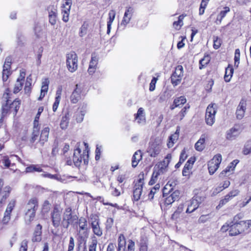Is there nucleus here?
<instances>
[{
  "label": "nucleus",
  "mask_w": 251,
  "mask_h": 251,
  "mask_svg": "<svg viewBox=\"0 0 251 251\" xmlns=\"http://www.w3.org/2000/svg\"><path fill=\"white\" fill-rule=\"evenodd\" d=\"M80 230H87L88 229L87 221L85 218L81 217L77 221Z\"/></svg>",
  "instance_id": "f704fd0d"
},
{
  "label": "nucleus",
  "mask_w": 251,
  "mask_h": 251,
  "mask_svg": "<svg viewBox=\"0 0 251 251\" xmlns=\"http://www.w3.org/2000/svg\"><path fill=\"white\" fill-rule=\"evenodd\" d=\"M49 80L48 78H45L42 83L41 91L47 93L49 88Z\"/></svg>",
  "instance_id": "8fccbe9b"
},
{
  "label": "nucleus",
  "mask_w": 251,
  "mask_h": 251,
  "mask_svg": "<svg viewBox=\"0 0 251 251\" xmlns=\"http://www.w3.org/2000/svg\"><path fill=\"white\" fill-rule=\"evenodd\" d=\"M36 210L34 209L27 210L25 213V221L28 224L30 223L35 217Z\"/></svg>",
  "instance_id": "72a5a7b5"
},
{
  "label": "nucleus",
  "mask_w": 251,
  "mask_h": 251,
  "mask_svg": "<svg viewBox=\"0 0 251 251\" xmlns=\"http://www.w3.org/2000/svg\"><path fill=\"white\" fill-rule=\"evenodd\" d=\"M222 157L221 154L215 155L208 163L209 173L213 175L217 170L222 161Z\"/></svg>",
  "instance_id": "6e6552de"
},
{
  "label": "nucleus",
  "mask_w": 251,
  "mask_h": 251,
  "mask_svg": "<svg viewBox=\"0 0 251 251\" xmlns=\"http://www.w3.org/2000/svg\"><path fill=\"white\" fill-rule=\"evenodd\" d=\"M2 162L4 164V166L7 168L9 167L11 165L10 160L7 156H4L3 157Z\"/></svg>",
  "instance_id": "69168bd1"
},
{
  "label": "nucleus",
  "mask_w": 251,
  "mask_h": 251,
  "mask_svg": "<svg viewBox=\"0 0 251 251\" xmlns=\"http://www.w3.org/2000/svg\"><path fill=\"white\" fill-rule=\"evenodd\" d=\"M15 201L13 200L10 201L8 203L4 213L11 215V213L14 207H15Z\"/></svg>",
  "instance_id": "09e8293b"
},
{
  "label": "nucleus",
  "mask_w": 251,
  "mask_h": 251,
  "mask_svg": "<svg viewBox=\"0 0 251 251\" xmlns=\"http://www.w3.org/2000/svg\"><path fill=\"white\" fill-rule=\"evenodd\" d=\"M213 41H214L213 48L215 49H219L221 45V42H222L221 40L217 37L216 38H214Z\"/></svg>",
  "instance_id": "052dcab7"
},
{
  "label": "nucleus",
  "mask_w": 251,
  "mask_h": 251,
  "mask_svg": "<svg viewBox=\"0 0 251 251\" xmlns=\"http://www.w3.org/2000/svg\"><path fill=\"white\" fill-rule=\"evenodd\" d=\"M205 138V135L202 134L199 140L195 144V148L197 151H201L204 149Z\"/></svg>",
  "instance_id": "393cba45"
},
{
  "label": "nucleus",
  "mask_w": 251,
  "mask_h": 251,
  "mask_svg": "<svg viewBox=\"0 0 251 251\" xmlns=\"http://www.w3.org/2000/svg\"><path fill=\"white\" fill-rule=\"evenodd\" d=\"M25 172L26 173L41 172L42 169L38 165H31L26 168Z\"/></svg>",
  "instance_id": "58836bf2"
},
{
  "label": "nucleus",
  "mask_w": 251,
  "mask_h": 251,
  "mask_svg": "<svg viewBox=\"0 0 251 251\" xmlns=\"http://www.w3.org/2000/svg\"><path fill=\"white\" fill-rule=\"evenodd\" d=\"M179 194L178 191H175L168 196L167 195V197H165L166 198L164 200L165 204L166 205L172 204L175 201L178 200Z\"/></svg>",
  "instance_id": "412c9836"
},
{
  "label": "nucleus",
  "mask_w": 251,
  "mask_h": 251,
  "mask_svg": "<svg viewBox=\"0 0 251 251\" xmlns=\"http://www.w3.org/2000/svg\"><path fill=\"white\" fill-rule=\"evenodd\" d=\"M142 158V154L140 150H138L134 153L132 158V166L136 167Z\"/></svg>",
  "instance_id": "a878e982"
},
{
  "label": "nucleus",
  "mask_w": 251,
  "mask_h": 251,
  "mask_svg": "<svg viewBox=\"0 0 251 251\" xmlns=\"http://www.w3.org/2000/svg\"><path fill=\"white\" fill-rule=\"evenodd\" d=\"M98 59L96 55H92L91 59L89 63V66L94 68H97L98 64Z\"/></svg>",
  "instance_id": "864d4df0"
},
{
  "label": "nucleus",
  "mask_w": 251,
  "mask_h": 251,
  "mask_svg": "<svg viewBox=\"0 0 251 251\" xmlns=\"http://www.w3.org/2000/svg\"><path fill=\"white\" fill-rule=\"evenodd\" d=\"M87 26L86 25L83 24L80 27V32L79 35L80 37H83L87 33Z\"/></svg>",
  "instance_id": "338daca9"
},
{
  "label": "nucleus",
  "mask_w": 251,
  "mask_h": 251,
  "mask_svg": "<svg viewBox=\"0 0 251 251\" xmlns=\"http://www.w3.org/2000/svg\"><path fill=\"white\" fill-rule=\"evenodd\" d=\"M24 82V81L20 80L19 79H17L16 82L15 84L13 89L14 93H18L22 90Z\"/></svg>",
  "instance_id": "c03bdc74"
},
{
  "label": "nucleus",
  "mask_w": 251,
  "mask_h": 251,
  "mask_svg": "<svg viewBox=\"0 0 251 251\" xmlns=\"http://www.w3.org/2000/svg\"><path fill=\"white\" fill-rule=\"evenodd\" d=\"M127 251H135V243L132 240H129L128 241Z\"/></svg>",
  "instance_id": "e2e57ef3"
},
{
  "label": "nucleus",
  "mask_w": 251,
  "mask_h": 251,
  "mask_svg": "<svg viewBox=\"0 0 251 251\" xmlns=\"http://www.w3.org/2000/svg\"><path fill=\"white\" fill-rule=\"evenodd\" d=\"M183 75V68L181 65L176 67L175 72L172 75L171 82L174 86L179 84Z\"/></svg>",
  "instance_id": "9d476101"
},
{
  "label": "nucleus",
  "mask_w": 251,
  "mask_h": 251,
  "mask_svg": "<svg viewBox=\"0 0 251 251\" xmlns=\"http://www.w3.org/2000/svg\"><path fill=\"white\" fill-rule=\"evenodd\" d=\"M78 221V217L76 215L72 214V209L71 207H67L63 214V219L61 222V226L64 228L67 229L70 224Z\"/></svg>",
  "instance_id": "f257e3e1"
},
{
  "label": "nucleus",
  "mask_w": 251,
  "mask_h": 251,
  "mask_svg": "<svg viewBox=\"0 0 251 251\" xmlns=\"http://www.w3.org/2000/svg\"><path fill=\"white\" fill-rule=\"evenodd\" d=\"M40 131L39 130H33L31 134L30 137L29 139V141L30 144H33L36 141L39 139Z\"/></svg>",
  "instance_id": "a19ab883"
},
{
  "label": "nucleus",
  "mask_w": 251,
  "mask_h": 251,
  "mask_svg": "<svg viewBox=\"0 0 251 251\" xmlns=\"http://www.w3.org/2000/svg\"><path fill=\"white\" fill-rule=\"evenodd\" d=\"M147 151L151 156L155 157L156 156L157 141L155 137H152L151 139Z\"/></svg>",
  "instance_id": "a211bd4d"
},
{
  "label": "nucleus",
  "mask_w": 251,
  "mask_h": 251,
  "mask_svg": "<svg viewBox=\"0 0 251 251\" xmlns=\"http://www.w3.org/2000/svg\"><path fill=\"white\" fill-rule=\"evenodd\" d=\"M144 184V174L140 173L138 176V179L135 184L133 192V199L135 201H137L140 199Z\"/></svg>",
  "instance_id": "423d86ee"
},
{
  "label": "nucleus",
  "mask_w": 251,
  "mask_h": 251,
  "mask_svg": "<svg viewBox=\"0 0 251 251\" xmlns=\"http://www.w3.org/2000/svg\"><path fill=\"white\" fill-rule=\"evenodd\" d=\"M85 113V111H82L77 112L75 116L77 122L80 123L83 121Z\"/></svg>",
  "instance_id": "4d7b16f0"
},
{
  "label": "nucleus",
  "mask_w": 251,
  "mask_h": 251,
  "mask_svg": "<svg viewBox=\"0 0 251 251\" xmlns=\"http://www.w3.org/2000/svg\"><path fill=\"white\" fill-rule=\"evenodd\" d=\"M240 226L239 225H236V223H230V227L229 233L231 236H235L238 234L243 232V229L238 228V227Z\"/></svg>",
  "instance_id": "b1692460"
},
{
  "label": "nucleus",
  "mask_w": 251,
  "mask_h": 251,
  "mask_svg": "<svg viewBox=\"0 0 251 251\" xmlns=\"http://www.w3.org/2000/svg\"><path fill=\"white\" fill-rule=\"evenodd\" d=\"M70 11L68 9L62 10V20L65 23L69 21Z\"/></svg>",
  "instance_id": "603ef678"
},
{
  "label": "nucleus",
  "mask_w": 251,
  "mask_h": 251,
  "mask_svg": "<svg viewBox=\"0 0 251 251\" xmlns=\"http://www.w3.org/2000/svg\"><path fill=\"white\" fill-rule=\"evenodd\" d=\"M42 176L43 177H49L51 179H54L56 180H60L62 182H65L66 179L65 178H61V176L57 174L55 175H51L49 173H45L42 174Z\"/></svg>",
  "instance_id": "37998d69"
},
{
  "label": "nucleus",
  "mask_w": 251,
  "mask_h": 251,
  "mask_svg": "<svg viewBox=\"0 0 251 251\" xmlns=\"http://www.w3.org/2000/svg\"><path fill=\"white\" fill-rule=\"evenodd\" d=\"M246 101L244 100H242L240 101L236 110V114L237 119H241L243 118L246 110Z\"/></svg>",
  "instance_id": "6ab92c4d"
},
{
  "label": "nucleus",
  "mask_w": 251,
  "mask_h": 251,
  "mask_svg": "<svg viewBox=\"0 0 251 251\" xmlns=\"http://www.w3.org/2000/svg\"><path fill=\"white\" fill-rule=\"evenodd\" d=\"M20 103V101L17 100H15L11 103H9L10 113H13L14 115H16L19 109Z\"/></svg>",
  "instance_id": "cd10ccee"
},
{
  "label": "nucleus",
  "mask_w": 251,
  "mask_h": 251,
  "mask_svg": "<svg viewBox=\"0 0 251 251\" xmlns=\"http://www.w3.org/2000/svg\"><path fill=\"white\" fill-rule=\"evenodd\" d=\"M210 61V56L209 55H205L203 58L200 60V69H202L205 67Z\"/></svg>",
  "instance_id": "4c0bfd02"
},
{
  "label": "nucleus",
  "mask_w": 251,
  "mask_h": 251,
  "mask_svg": "<svg viewBox=\"0 0 251 251\" xmlns=\"http://www.w3.org/2000/svg\"><path fill=\"white\" fill-rule=\"evenodd\" d=\"M241 130L238 126L235 125L226 132V139L229 141L235 140L240 134Z\"/></svg>",
  "instance_id": "ddd939ff"
},
{
  "label": "nucleus",
  "mask_w": 251,
  "mask_h": 251,
  "mask_svg": "<svg viewBox=\"0 0 251 251\" xmlns=\"http://www.w3.org/2000/svg\"><path fill=\"white\" fill-rule=\"evenodd\" d=\"M83 86L81 84H77L73 90L71 96L70 101L72 103H76L81 98L83 95Z\"/></svg>",
  "instance_id": "1a4fd4ad"
},
{
  "label": "nucleus",
  "mask_w": 251,
  "mask_h": 251,
  "mask_svg": "<svg viewBox=\"0 0 251 251\" xmlns=\"http://www.w3.org/2000/svg\"><path fill=\"white\" fill-rule=\"evenodd\" d=\"M75 247L74 239L73 237L70 238L68 251H73Z\"/></svg>",
  "instance_id": "774afa93"
},
{
  "label": "nucleus",
  "mask_w": 251,
  "mask_h": 251,
  "mask_svg": "<svg viewBox=\"0 0 251 251\" xmlns=\"http://www.w3.org/2000/svg\"><path fill=\"white\" fill-rule=\"evenodd\" d=\"M49 132V127H45L42 130L39 140L37 142L41 146H43L45 143L48 141Z\"/></svg>",
  "instance_id": "aec40b11"
},
{
  "label": "nucleus",
  "mask_w": 251,
  "mask_h": 251,
  "mask_svg": "<svg viewBox=\"0 0 251 251\" xmlns=\"http://www.w3.org/2000/svg\"><path fill=\"white\" fill-rule=\"evenodd\" d=\"M8 113H10V106L9 101H7L5 104L2 106L1 116L4 117Z\"/></svg>",
  "instance_id": "49530a36"
},
{
  "label": "nucleus",
  "mask_w": 251,
  "mask_h": 251,
  "mask_svg": "<svg viewBox=\"0 0 251 251\" xmlns=\"http://www.w3.org/2000/svg\"><path fill=\"white\" fill-rule=\"evenodd\" d=\"M69 121V114H66L64 116H63L60 122V127L62 129L67 128Z\"/></svg>",
  "instance_id": "ea45409f"
},
{
  "label": "nucleus",
  "mask_w": 251,
  "mask_h": 251,
  "mask_svg": "<svg viewBox=\"0 0 251 251\" xmlns=\"http://www.w3.org/2000/svg\"><path fill=\"white\" fill-rule=\"evenodd\" d=\"M62 208L59 204H55L53 205L52 211L51 212L50 216L53 226L58 227L61 224V214Z\"/></svg>",
  "instance_id": "f03ea898"
},
{
  "label": "nucleus",
  "mask_w": 251,
  "mask_h": 251,
  "mask_svg": "<svg viewBox=\"0 0 251 251\" xmlns=\"http://www.w3.org/2000/svg\"><path fill=\"white\" fill-rule=\"evenodd\" d=\"M93 232L96 235L100 237L102 235V230L100 226V219L96 214H91L88 219Z\"/></svg>",
  "instance_id": "20e7f679"
},
{
  "label": "nucleus",
  "mask_w": 251,
  "mask_h": 251,
  "mask_svg": "<svg viewBox=\"0 0 251 251\" xmlns=\"http://www.w3.org/2000/svg\"><path fill=\"white\" fill-rule=\"evenodd\" d=\"M133 13V9L130 7L126 9L123 20L119 25V28L124 29L126 25L129 23Z\"/></svg>",
  "instance_id": "dca6fc26"
},
{
  "label": "nucleus",
  "mask_w": 251,
  "mask_h": 251,
  "mask_svg": "<svg viewBox=\"0 0 251 251\" xmlns=\"http://www.w3.org/2000/svg\"><path fill=\"white\" fill-rule=\"evenodd\" d=\"M135 119L139 124L144 125L145 123L146 119L143 108L140 107L138 109L137 113L135 114Z\"/></svg>",
  "instance_id": "4be33fe9"
},
{
  "label": "nucleus",
  "mask_w": 251,
  "mask_h": 251,
  "mask_svg": "<svg viewBox=\"0 0 251 251\" xmlns=\"http://www.w3.org/2000/svg\"><path fill=\"white\" fill-rule=\"evenodd\" d=\"M118 251H125L126 249V239L124 235L121 234L118 239Z\"/></svg>",
  "instance_id": "bb28decb"
},
{
  "label": "nucleus",
  "mask_w": 251,
  "mask_h": 251,
  "mask_svg": "<svg viewBox=\"0 0 251 251\" xmlns=\"http://www.w3.org/2000/svg\"><path fill=\"white\" fill-rule=\"evenodd\" d=\"M77 55L74 51H71L66 54V65L68 70L75 72L78 67Z\"/></svg>",
  "instance_id": "7ed1b4c3"
},
{
  "label": "nucleus",
  "mask_w": 251,
  "mask_h": 251,
  "mask_svg": "<svg viewBox=\"0 0 251 251\" xmlns=\"http://www.w3.org/2000/svg\"><path fill=\"white\" fill-rule=\"evenodd\" d=\"M51 204L48 200L44 201L42 205V212L44 213L48 212L50 209Z\"/></svg>",
  "instance_id": "3c124183"
},
{
  "label": "nucleus",
  "mask_w": 251,
  "mask_h": 251,
  "mask_svg": "<svg viewBox=\"0 0 251 251\" xmlns=\"http://www.w3.org/2000/svg\"><path fill=\"white\" fill-rule=\"evenodd\" d=\"M186 15L182 14L178 17L177 21H175L173 23V25L176 29H179L183 25V20Z\"/></svg>",
  "instance_id": "79ce46f5"
},
{
  "label": "nucleus",
  "mask_w": 251,
  "mask_h": 251,
  "mask_svg": "<svg viewBox=\"0 0 251 251\" xmlns=\"http://www.w3.org/2000/svg\"><path fill=\"white\" fill-rule=\"evenodd\" d=\"M80 152L81 151L79 149H77L75 151L73 160L75 166L79 165L82 161H83L84 164L88 163V154H86V152L84 151L82 156L80 155Z\"/></svg>",
  "instance_id": "9b49d317"
},
{
  "label": "nucleus",
  "mask_w": 251,
  "mask_h": 251,
  "mask_svg": "<svg viewBox=\"0 0 251 251\" xmlns=\"http://www.w3.org/2000/svg\"><path fill=\"white\" fill-rule=\"evenodd\" d=\"M17 43L19 46H23L24 45V37L21 32H18L17 34Z\"/></svg>",
  "instance_id": "680f3d73"
},
{
  "label": "nucleus",
  "mask_w": 251,
  "mask_h": 251,
  "mask_svg": "<svg viewBox=\"0 0 251 251\" xmlns=\"http://www.w3.org/2000/svg\"><path fill=\"white\" fill-rule=\"evenodd\" d=\"M186 102V100L184 96H180L175 99L174 104L171 106V109H174L175 107L184 104Z\"/></svg>",
  "instance_id": "473e14b6"
},
{
  "label": "nucleus",
  "mask_w": 251,
  "mask_h": 251,
  "mask_svg": "<svg viewBox=\"0 0 251 251\" xmlns=\"http://www.w3.org/2000/svg\"><path fill=\"white\" fill-rule=\"evenodd\" d=\"M109 19L107 22L108 24L112 25L116 15V12L114 10H111L108 14Z\"/></svg>",
  "instance_id": "5fc2aeb1"
},
{
  "label": "nucleus",
  "mask_w": 251,
  "mask_h": 251,
  "mask_svg": "<svg viewBox=\"0 0 251 251\" xmlns=\"http://www.w3.org/2000/svg\"><path fill=\"white\" fill-rule=\"evenodd\" d=\"M49 22L51 25L56 23L57 10L56 6L50 5L48 7Z\"/></svg>",
  "instance_id": "f3484780"
},
{
  "label": "nucleus",
  "mask_w": 251,
  "mask_h": 251,
  "mask_svg": "<svg viewBox=\"0 0 251 251\" xmlns=\"http://www.w3.org/2000/svg\"><path fill=\"white\" fill-rule=\"evenodd\" d=\"M216 107L215 103H211L207 107L205 120L206 124L208 126H212L215 123Z\"/></svg>",
  "instance_id": "39448f33"
},
{
  "label": "nucleus",
  "mask_w": 251,
  "mask_h": 251,
  "mask_svg": "<svg viewBox=\"0 0 251 251\" xmlns=\"http://www.w3.org/2000/svg\"><path fill=\"white\" fill-rule=\"evenodd\" d=\"M10 218L11 215L4 213V216L1 221L2 223L4 225H7L9 223Z\"/></svg>",
  "instance_id": "0e129e2a"
},
{
  "label": "nucleus",
  "mask_w": 251,
  "mask_h": 251,
  "mask_svg": "<svg viewBox=\"0 0 251 251\" xmlns=\"http://www.w3.org/2000/svg\"><path fill=\"white\" fill-rule=\"evenodd\" d=\"M179 129L177 128L175 133L169 137V141L167 143V146L169 148H172L175 142L177 140L179 136Z\"/></svg>",
  "instance_id": "c85d7f7f"
},
{
  "label": "nucleus",
  "mask_w": 251,
  "mask_h": 251,
  "mask_svg": "<svg viewBox=\"0 0 251 251\" xmlns=\"http://www.w3.org/2000/svg\"><path fill=\"white\" fill-rule=\"evenodd\" d=\"M42 228V226L40 224H38L36 226L32 239V242H40L41 240Z\"/></svg>",
  "instance_id": "5701e85b"
},
{
  "label": "nucleus",
  "mask_w": 251,
  "mask_h": 251,
  "mask_svg": "<svg viewBox=\"0 0 251 251\" xmlns=\"http://www.w3.org/2000/svg\"><path fill=\"white\" fill-rule=\"evenodd\" d=\"M230 11V8L226 6L224 8V10L221 11L217 17L216 23L217 25L221 24L223 19L226 16V14Z\"/></svg>",
  "instance_id": "7c9ffc66"
},
{
  "label": "nucleus",
  "mask_w": 251,
  "mask_h": 251,
  "mask_svg": "<svg viewBox=\"0 0 251 251\" xmlns=\"http://www.w3.org/2000/svg\"><path fill=\"white\" fill-rule=\"evenodd\" d=\"M11 191L9 185L4 186V180L0 178V206L6 201Z\"/></svg>",
  "instance_id": "0eeeda50"
},
{
  "label": "nucleus",
  "mask_w": 251,
  "mask_h": 251,
  "mask_svg": "<svg viewBox=\"0 0 251 251\" xmlns=\"http://www.w3.org/2000/svg\"><path fill=\"white\" fill-rule=\"evenodd\" d=\"M172 155L168 154L164 159L158 164V175L164 174L168 171V165L171 160Z\"/></svg>",
  "instance_id": "4468645a"
},
{
  "label": "nucleus",
  "mask_w": 251,
  "mask_h": 251,
  "mask_svg": "<svg viewBox=\"0 0 251 251\" xmlns=\"http://www.w3.org/2000/svg\"><path fill=\"white\" fill-rule=\"evenodd\" d=\"M169 182H168L163 189L162 193L163 197H167L168 195L170 194L171 191L173 190V186L175 185V184L173 183H169Z\"/></svg>",
  "instance_id": "e433bc0d"
},
{
  "label": "nucleus",
  "mask_w": 251,
  "mask_h": 251,
  "mask_svg": "<svg viewBox=\"0 0 251 251\" xmlns=\"http://www.w3.org/2000/svg\"><path fill=\"white\" fill-rule=\"evenodd\" d=\"M11 57L10 56H7L5 59L3 66L2 80L4 82L8 79L10 75V70L11 69Z\"/></svg>",
  "instance_id": "2eb2a0df"
},
{
  "label": "nucleus",
  "mask_w": 251,
  "mask_h": 251,
  "mask_svg": "<svg viewBox=\"0 0 251 251\" xmlns=\"http://www.w3.org/2000/svg\"><path fill=\"white\" fill-rule=\"evenodd\" d=\"M234 69L232 66L229 65L226 69L224 79L226 82H229L233 74Z\"/></svg>",
  "instance_id": "2f4dec72"
},
{
  "label": "nucleus",
  "mask_w": 251,
  "mask_h": 251,
  "mask_svg": "<svg viewBox=\"0 0 251 251\" xmlns=\"http://www.w3.org/2000/svg\"><path fill=\"white\" fill-rule=\"evenodd\" d=\"M195 161V157H191L189 159V160L186 162L185 164V167L187 168L189 170L192 168L193 165Z\"/></svg>",
  "instance_id": "13d9d810"
},
{
  "label": "nucleus",
  "mask_w": 251,
  "mask_h": 251,
  "mask_svg": "<svg viewBox=\"0 0 251 251\" xmlns=\"http://www.w3.org/2000/svg\"><path fill=\"white\" fill-rule=\"evenodd\" d=\"M204 198L199 196H195L191 200L186 210L187 213H192L196 210L203 201Z\"/></svg>",
  "instance_id": "f8f14e48"
},
{
  "label": "nucleus",
  "mask_w": 251,
  "mask_h": 251,
  "mask_svg": "<svg viewBox=\"0 0 251 251\" xmlns=\"http://www.w3.org/2000/svg\"><path fill=\"white\" fill-rule=\"evenodd\" d=\"M97 240L94 238L92 239L91 244L89 246V251H96Z\"/></svg>",
  "instance_id": "6e6d98bb"
},
{
  "label": "nucleus",
  "mask_w": 251,
  "mask_h": 251,
  "mask_svg": "<svg viewBox=\"0 0 251 251\" xmlns=\"http://www.w3.org/2000/svg\"><path fill=\"white\" fill-rule=\"evenodd\" d=\"M243 153L245 155H248L251 153V140L248 141L245 143L243 150Z\"/></svg>",
  "instance_id": "a18cd8bd"
},
{
  "label": "nucleus",
  "mask_w": 251,
  "mask_h": 251,
  "mask_svg": "<svg viewBox=\"0 0 251 251\" xmlns=\"http://www.w3.org/2000/svg\"><path fill=\"white\" fill-rule=\"evenodd\" d=\"M28 241L27 240H23L21 244L19 251H27L28 248Z\"/></svg>",
  "instance_id": "bf43d9fd"
},
{
  "label": "nucleus",
  "mask_w": 251,
  "mask_h": 251,
  "mask_svg": "<svg viewBox=\"0 0 251 251\" xmlns=\"http://www.w3.org/2000/svg\"><path fill=\"white\" fill-rule=\"evenodd\" d=\"M38 207V201L36 198H33L31 199L28 202L26 205V209L27 210L34 209L37 210Z\"/></svg>",
  "instance_id": "c756f323"
},
{
  "label": "nucleus",
  "mask_w": 251,
  "mask_h": 251,
  "mask_svg": "<svg viewBox=\"0 0 251 251\" xmlns=\"http://www.w3.org/2000/svg\"><path fill=\"white\" fill-rule=\"evenodd\" d=\"M32 78L31 75H29L26 79L25 86V92L26 94H29L31 91Z\"/></svg>",
  "instance_id": "c9c22d12"
},
{
  "label": "nucleus",
  "mask_w": 251,
  "mask_h": 251,
  "mask_svg": "<svg viewBox=\"0 0 251 251\" xmlns=\"http://www.w3.org/2000/svg\"><path fill=\"white\" fill-rule=\"evenodd\" d=\"M139 251H148L147 241L146 239H142L140 243Z\"/></svg>",
  "instance_id": "de8ad7c7"
}]
</instances>
